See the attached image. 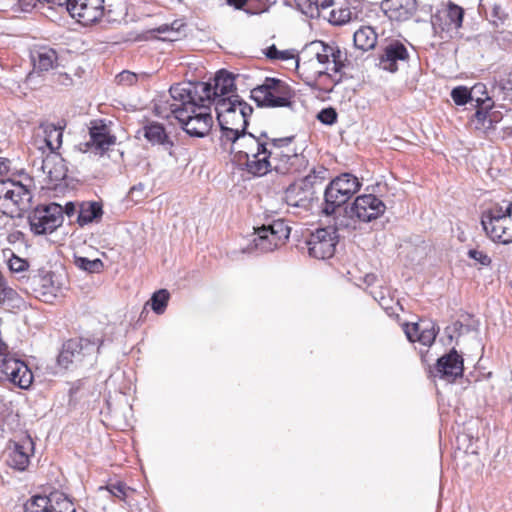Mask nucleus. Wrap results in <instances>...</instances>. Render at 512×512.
Segmentation results:
<instances>
[{
	"mask_svg": "<svg viewBox=\"0 0 512 512\" xmlns=\"http://www.w3.org/2000/svg\"><path fill=\"white\" fill-rule=\"evenodd\" d=\"M63 208V214L65 213L68 217L73 216L77 209L76 205L73 202H67Z\"/></svg>",
	"mask_w": 512,
	"mask_h": 512,
	"instance_id": "58",
	"label": "nucleus"
},
{
	"mask_svg": "<svg viewBox=\"0 0 512 512\" xmlns=\"http://www.w3.org/2000/svg\"><path fill=\"white\" fill-rule=\"evenodd\" d=\"M266 133H262L260 137H255L251 133H244L237 141L238 145L243 148L236 154L237 160L242 163L243 161L256 155L265 154L268 151V142L263 140Z\"/></svg>",
	"mask_w": 512,
	"mask_h": 512,
	"instance_id": "26",
	"label": "nucleus"
},
{
	"mask_svg": "<svg viewBox=\"0 0 512 512\" xmlns=\"http://www.w3.org/2000/svg\"><path fill=\"white\" fill-rule=\"evenodd\" d=\"M183 85H189V90L195 91V95L199 97L200 102H207L208 104H214L220 99H226L230 97L235 89V78L234 75L226 70H220L216 73L213 84L210 82H188L182 83Z\"/></svg>",
	"mask_w": 512,
	"mask_h": 512,
	"instance_id": "10",
	"label": "nucleus"
},
{
	"mask_svg": "<svg viewBox=\"0 0 512 512\" xmlns=\"http://www.w3.org/2000/svg\"><path fill=\"white\" fill-rule=\"evenodd\" d=\"M255 235L254 248L261 253L272 252L289 238L290 227L284 220L277 219L268 225L256 228Z\"/></svg>",
	"mask_w": 512,
	"mask_h": 512,
	"instance_id": "12",
	"label": "nucleus"
},
{
	"mask_svg": "<svg viewBox=\"0 0 512 512\" xmlns=\"http://www.w3.org/2000/svg\"><path fill=\"white\" fill-rule=\"evenodd\" d=\"M304 53L313 55L319 64L327 65V71L340 73L344 67L343 53L335 45H329L322 41H313L305 47ZM324 74H328V72H320V75Z\"/></svg>",
	"mask_w": 512,
	"mask_h": 512,
	"instance_id": "16",
	"label": "nucleus"
},
{
	"mask_svg": "<svg viewBox=\"0 0 512 512\" xmlns=\"http://www.w3.org/2000/svg\"><path fill=\"white\" fill-rule=\"evenodd\" d=\"M104 0H70L69 14L83 25H91L104 14Z\"/></svg>",
	"mask_w": 512,
	"mask_h": 512,
	"instance_id": "19",
	"label": "nucleus"
},
{
	"mask_svg": "<svg viewBox=\"0 0 512 512\" xmlns=\"http://www.w3.org/2000/svg\"><path fill=\"white\" fill-rule=\"evenodd\" d=\"M408 57V50L404 44L399 41H393L383 49L379 64L386 71L396 72L398 70L397 62L406 61Z\"/></svg>",
	"mask_w": 512,
	"mask_h": 512,
	"instance_id": "28",
	"label": "nucleus"
},
{
	"mask_svg": "<svg viewBox=\"0 0 512 512\" xmlns=\"http://www.w3.org/2000/svg\"><path fill=\"white\" fill-rule=\"evenodd\" d=\"M170 294L166 289H160L153 293L150 301L147 304L151 305L152 310L161 315L165 312Z\"/></svg>",
	"mask_w": 512,
	"mask_h": 512,
	"instance_id": "40",
	"label": "nucleus"
},
{
	"mask_svg": "<svg viewBox=\"0 0 512 512\" xmlns=\"http://www.w3.org/2000/svg\"><path fill=\"white\" fill-rule=\"evenodd\" d=\"M404 332L410 342H419L424 346H431L439 332V327L433 321H420L418 323H406Z\"/></svg>",
	"mask_w": 512,
	"mask_h": 512,
	"instance_id": "25",
	"label": "nucleus"
},
{
	"mask_svg": "<svg viewBox=\"0 0 512 512\" xmlns=\"http://www.w3.org/2000/svg\"><path fill=\"white\" fill-rule=\"evenodd\" d=\"M359 179L351 173H342L330 181L324 191L322 212L330 216L361 188Z\"/></svg>",
	"mask_w": 512,
	"mask_h": 512,
	"instance_id": "8",
	"label": "nucleus"
},
{
	"mask_svg": "<svg viewBox=\"0 0 512 512\" xmlns=\"http://www.w3.org/2000/svg\"><path fill=\"white\" fill-rule=\"evenodd\" d=\"M17 296V292L11 288L8 287L3 280L0 279V299L5 301H14Z\"/></svg>",
	"mask_w": 512,
	"mask_h": 512,
	"instance_id": "51",
	"label": "nucleus"
},
{
	"mask_svg": "<svg viewBox=\"0 0 512 512\" xmlns=\"http://www.w3.org/2000/svg\"><path fill=\"white\" fill-rule=\"evenodd\" d=\"M144 137L152 145H161L170 156H173V141L166 133L164 126L157 122H152L143 127Z\"/></svg>",
	"mask_w": 512,
	"mask_h": 512,
	"instance_id": "31",
	"label": "nucleus"
},
{
	"mask_svg": "<svg viewBox=\"0 0 512 512\" xmlns=\"http://www.w3.org/2000/svg\"><path fill=\"white\" fill-rule=\"evenodd\" d=\"M512 34L510 32H484L476 36L478 46L484 50H495L496 48H505L506 44L511 41Z\"/></svg>",
	"mask_w": 512,
	"mask_h": 512,
	"instance_id": "32",
	"label": "nucleus"
},
{
	"mask_svg": "<svg viewBox=\"0 0 512 512\" xmlns=\"http://www.w3.org/2000/svg\"><path fill=\"white\" fill-rule=\"evenodd\" d=\"M0 372L4 379L20 389H28L33 382V373L28 365L14 356L0 360Z\"/></svg>",
	"mask_w": 512,
	"mask_h": 512,
	"instance_id": "17",
	"label": "nucleus"
},
{
	"mask_svg": "<svg viewBox=\"0 0 512 512\" xmlns=\"http://www.w3.org/2000/svg\"><path fill=\"white\" fill-rule=\"evenodd\" d=\"M464 370L463 357L456 351L451 349L449 353L438 358L435 365V377L454 382L457 378L462 377Z\"/></svg>",
	"mask_w": 512,
	"mask_h": 512,
	"instance_id": "20",
	"label": "nucleus"
},
{
	"mask_svg": "<svg viewBox=\"0 0 512 512\" xmlns=\"http://www.w3.org/2000/svg\"><path fill=\"white\" fill-rule=\"evenodd\" d=\"M508 17V14L502 9L500 5L495 4L492 8L490 15V22L498 27L499 25L504 24Z\"/></svg>",
	"mask_w": 512,
	"mask_h": 512,
	"instance_id": "45",
	"label": "nucleus"
},
{
	"mask_svg": "<svg viewBox=\"0 0 512 512\" xmlns=\"http://www.w3.org/2000/svg\"><path fill=\"white\" fill-rule=\"evenodd\" d=\"M40 169L47 175L51 182H59L67 176L65 160L57 152H48L41 161Z\"/></svg>",
	"mask_w": 512,
	"mask_h": 512,
	"instance_id": "29",
	"label": "nucleus"
},
{
	"mask_svg": "<svg viewBox=\"0 0 512 512\" xmlns=\"http://www.w3.org/2000/svg\"><path fill=\"white\" fill-rule=\"evenodd\" d=\"M9 269L12 271V272H16V273H20V272H24L27 270L28 268V263L27 261H25L24 259H21L17 256H13L10 260H9Z\"/></svg>",
	"mask_w": 512,
	"mask_h": 512,
	"instance_id": "49",
	"label": "nucleus"
},
{
	"mask_svg": "<svg viewBox=\"0 0 512 512\" xmlns=\"http://www.w3.org/2000/svg\"><path fill=\"white\" fill-rule=\"evenodd\" d=\"M154 31L158 34H167L166 36H170V28L169 24H162L154 29Z\"/></svg>",
	"mask_w": 512,
	"mask_h": 512,
	"instance_id": "60",
	"label": "nucleus"
},
{
	"mask_svg": "<svg viewBox=\"0 0 512 512\" xmlns=\"http://www.w3.org/2000/svg\"><path fill=\"white\" fill-rule=\"evenodd\" d=\"M338 242L337 230L334 227L319 228L311 233L305 241L309 256L316 259H327L334 255Z\"/></svg>",
	"mask_w": 512,
	"mask_h": 512,
	"instance_id": "15",
	"label": "nucleus"
},
{
	"mask_svg": "<svg viewBox=\"0 0 512 512\" xmlns=\"http://www.w3.org/2000/svg\"><path fill=\"white\" fill-rule=\"evenodd\" d=\"M386 205L374 194H363L345 208L346 216L359 222H371L384 214Z\"/></svg>",
	"mask_w": 512,
	"mask_h": 512,
	"instance_id": "13",
	"label": "nucleus"
},
{
	"mask_svg": "<svg viewBox=\"0 0 512 512\" xmlns=\"http://www.w3.org/2000/svg\"><path fill=\"white\" fill-rule=\"evenodd\" d=\"M144 190L145 185L143 183H138L137 185L131 187L129 193L133 199L135 198V201H139L143 197Z\"/></svg>",
	"mask_w": 512,
	"mask_h": 512,
	"instance_id": "52",
	"label": "nucleus"
},
{
	"mask_svg": "<svg viewBox=\"0 0 512 512\" xmlns=\"http://www.w3.org/2000/svg\"><path fill=\"white\" fill-rule=\"evenodd\" d=\"M268 142V151H282L286 150L287 148H290L289 145L294 139V136L289 137H283V138H268L267 136L264 137Z\"/></svg>",
	"mask_w": 512,
	"mask_h": 512,
	"instance_id": "44",
	"label": "nucleus"
},
{
	"mask_svg": "<svg viewBox=\"0 0 512 512\" xmlns=\"http://www.w3.org/2000/svg\"><path fill=\"white\" fill-rule=\"evenodd\" d=\"M280 56L281 57H278V59L281 60L289 59L291 57L288 51H280Z\"/></svg>",
	"mask_w": 512,
	"mask_h": 512,
	"instance_id": "63",
	"label": "nucleus"
},
{
	"mask_svg": "<svg viewBox=\"0 0 512 512\" xmlns=\"http://www.w3.org/2000/svg\"><path fill=\"white\" fill-rule=\"evenodd\" d=\"M102 205L96 201H84L79 205L77 223L82 227L101 219Z\"/></svg>",
	"mask_w": 512,
	"mask_h": 512,
	"instance_id": "34",
	"label": "nucleus"
},
{
	"mask_svg": "<svg viewBox=\"0 0 512 512\" xmlns=\"http://www.w3.org/2000/svg\"><path fill=\"white\" fill-rule=\"evenodd\" d=\"M34 450V444L30 437H24L19 441L9 444L7 451V463L14 469L23 471L30 462V456Z\"/></svg>",
	"mask_w": 512,
	"mask_h": 512,
	"instance_id": "24",
	"label": "nucleus"
},
{
	"mask_svg": "<svg viewBox=\"0 0 512 512\" xmlns=\"http://www.w3.org/2000/svg\"><path fill=\"white\" fill-rule=\"evenodd\" d=\"M0 356L2 358L12 357V355H10V353H9L8 345L2 340L1 337H0Z\"/></svg>",
	"mask_w": 512,
	"mask_h": 512,
	"instance_id": "59",
	"label": "nucleus"
},
{
	"mask_svg": "<svg viewBox=\"0 0 512 512\" xmlns=\"http://www.w3.org/2000/svg\"><path fill=\"white\" fill-rule=\"evenodd\" d=\"M119 77H120V82H125L126 84H129V85L133 84L137 80L136 74L128 72V71L122 72L119 75Z\"/></svg>",
	"mask_w": 512,
	"mask_h": 512,
	"instance_id": "55",
	"label": "nucleus"
},
{
	"mask_svg": "<svg viewBox=\"0 0 512 512\" xmlns=\"http://www.w3.org/2000/svg\"><path fill=\"white\" fill-rule=\"evenodd\" d=\"M42 2H46L51 5V7L57 6L65 9L69 13L70 8V0H43Z\"/></svg>",
	"mask_w": 512,
	"mask_h": 512,
	"instance_id": "54",
	"label": "nucleus"
},
{
	"mask_svg": "<svg viewBox=\"0 0 512 512\" xmlns=\"http://www.w3.org/2000/svg\"><path fill=\"white\" fill-rule=\"evenodd\" d=\"M468 257L481 264L482 266H490L492 260L483 251L477 249H470L467 253Z\"/></svg>",
	"mask_w": 512,
	"mask_h": 512,
	"instance_id": "47",
	"label": "nucleus"
},
{
	"mask_svg": "<svg viewBox=\"0 0 512 512\" xmlns=\"http://www.w3.org/2000/svg\"><path fill=\"white\" fill-rule=\"evenodd\" d=\"M451 98L456 105L471 103V93L465 86H458L452 89Z\"/></svg>",
	"mask_w": 512,
	"mask_h": 512,
	"instance_id": "43",
	"label": "nucleus"
},
{
	"mask_svg": "<svg viewBox=\"0 0 512 512\" xmlns=\"http://www.w3.org/2000/svg\"><path fill=\"white\" fill-rule=\"evenodd\" d=\"M74 264L77 268L89 273H99L103 269V262L100 259L90 260L86 257L75 256Z\"/></svg>",
	"mask_w": 512,
	"mask_h": 512,
	"instance_id": "41",
	"label": "nucleus"
},
{
	"mask_svg": "<svg viewBox=\"0 0 512 512\" xmlns=\"http://www.w3.org/2000/svg\"><path fill=\"white\" fill-rule=\"evenodd\" d=\"M503 92L512 91V81L511 79H501L497 86Z\"/></svg>",
	"mask_w": 512,
	"mask_h": 512,
	"instance_id": "57",
	"label": "nucleus"
},
{
	"mask_svg": "<svg viewBox=\"0 0 512 512\" xmlns=\"http://www.w3.org/2000/svg\"><path fill=\"white\" fill-rule=\"evenodd\" d=\"M24 512H76V509L65 493L53 491L49 495L33 496L25 503Z\"/></svg>",
	"mask_w": 512,
	"mask_h": 512,
	"instance_id": "14",
	"label": "nucleus"
},
{
	"mask_svg": "<svg viewBox=\"0 0 512 512\" xmlns=\"http://www.w3.org/2000/svg\"><path fill=\"white\" fill-rule=\"evenodd\" d=\"M43 0H2V10H10L12 12H28L31 11L36 4Z\"/></svg>",
	"mask_w": 512,
	"mask_h": 512,
	"instance_id": "39",
	"label": "nucleus"
},
{
	"mask_svg": "<svg viewBox=\"0 0 512 512\" xmlns=\"http://www.w3.org/2000/svg\"><path fill=\"white\" fill-rule=\"evenodd\" d=\"M354 45L362 51H368L375 47L377 43V34L370 26H362L354 32Z\"/></svg>",
	"mask_w": 512,
	"mask_h": 512,
	"instance_id": "36",
	"label": "nucleus"
},
{
	"mask_svg": "<svg viewBox=\"0 0 512 512\" xmlns=\"http://www.w3.org/2000/svg\"><path fill=\"white\" fill-rule=\"evenodd\" d=\"M331 1V7L336 5V0H330Z\"/></svg>",
	"mask_w": 512,
	"mask_h": 512,
	"instance_id": "64",
	"label": "nucleus"
},
{
	"mask_svg": "<svg viewBox=\"0 0 512 512\" xmlns=\"http://www.w3.org/2000/svg\"><path fill=\"white\" fill-rule=\"evenodd\" d=\"M184 27V24L179 21V20H176L174 21L173 23L169 24V28H170V36H164L162 39L163 40H168V41H176L178 40L180 34H181V28Z\"/></svg>",
	"mask_w": 512,
	"mask_h": 512,
	"instance_id": "50",
	"label": "nucleus"
},
{
	"mask_svg": "<svg viewBox=\"0 0 512 512\" xmlns=\"http://www.w3.org/2000/svg\"><path fill=\"white\" fill-rule=\"evenodd\" d=\"M381 9L392 21H407L417 10L416 0H383Z\"/></svg>",
	"mask_w": 512,
	"mask_h": 512,
	"instance_id": "27",
	"label": "nucleus"
},
{
	"mask_svg": "<svg viewBox=\"0 0 512 512\" xmlns=\"http://www.w3.org/2000/svg\"><path fill=\"white\" fill-rule=\"evenodd\" d=\"M471 93V104L477 108L486 107L492 108L494 105L491 97L488 96L485 84L476 83L472 88L469 89Z\"/></svg>",
	"mask_w": 512,
	"mask_h": 512,
	"instance_id": "38",
	"label": "nucleus"
},
{
	"mask_svg": "<svg viewBox=\"0 0 512 512\" xmlns=\"http://www.w3.org/2000/svg\"><path fill=\"white\" fill-rule=\"evenodd\" d=\"M375 279H376L375 275H372V274L366 275V277H365V281L367 282L368 285H371Z\"/></svg>",
	"mask_w": 512,
	"mask_h": 512,
	"instance_id": "62",
	"label": "nucleus"
},
{
	"mask_svg": "<svg viewBox=\"0 0 512 512\" xmlns=\"http://www.w3.org/2000/svg\"><path fill=\"white\" fill-rule=\"evenodd\" d=\"M298 9L305 15L315 17L319 15L320 9L331 7L330 0H293Z\"/></svg>",
	"mask_w": 512,
	"mask_h": 512,
	"instance_id": "37",
	"label": "nucleus"
},
{
	"mask_svg": "<svg viewBox=\"0 0 512 512\" xmlns=\"http://www.w3.org/2000/svg\"><path fill=\"white\" fill-rule=\"evenodd\" d=\"M99 352L98 340L88 338L69 339L63 343L57 357L60 371L74 370L84 365H92Z\"/></svg>",
	"mask_w": 512,
	"mask_h": 512,
	"instance_id": "5",
	"label": "nucleus"
},
{
	"mask_svg": "<svg viewBox=\"0 0 512 512\" xmlns=\"http://www.w3.org/2000/svg\"><path fill=\"white\" fill-rule=\"evenodd\" d=\"M30 56L34 69L39 72H46L57 66V52L48 46L34 47Z\"/></svg>",
	"mask_w": 512,
	"mask_h": 512,
	"instance_id": "30",
	"label": "nucleus"
},
{
	"mask_svg": "<svg viewBox=\"0 0 512 512\" xmlns=\"http://www.w3.org/2000/svg\"><path fill=\"white\" fill-rule=\"evenodd\" d=\"M293 94L290 85L285 81L270 77L251 90V98L257 106L267 108L291 106Z\"/></svg>",
	"mask_w": 512,
	"mask_h": 512,
	"instance_id": "9",
	"label": "nucleus"
},
{
	"mask_svg": "<svg viewBox=\"0 0 512 512\" xmlns=\"http://www.w3.org/2000/svg\"><path fill=\"white\" fill-rule=\"evenodd\" d=\"M156 116L163 119L175 118L190 137L203 138L213 126L210 104L200 102L189 85L177 83L169 89V99H157L153 107Z\"/></svg>",
	"mask_w": 512,
	"mask_h": 512,
	"instance_id": "1",
	"label": "nucleus"
},
{
	"mask_svg": "<svg viewBox=\"0 0 512 512\" xmlns=\"http://www.w3.org/2000/svg\"><path fill=\"white\" fill-rule=\"evenodd\" d=\"M317 119L323 124L332 125L337 121V113L331 107L324 108L318 113Z\"/></svg>",
	"mask_w": 512,
	"mask_h": 512,
	"instance_id": "46",
	"label": "nucleus"
},
{
	"mask_svg": "<svg viewBox=\"0 0 512 512\" xmlns=\"http://www.w3.org/2000/svg\"><path fill=\"white\" fill-rule=\"evenodd\" d=\"M326 174L325 167H314L308 175L291 183L285 190L286 203L291 207L310 209L318 199L317 190L322 186Z\"/></svg>",
	"mask_w": 512,
	"mask_h": 512,
	"instance_id": "4",
	"label": "nucleus"
},
{
	"mask_svg": "<svg viewBox=\"0 0 512 512\" xmlns=\"http://www.w3.org/2000/svg\"><path fill=\"white\" fill-rule=\"evenodd\" d=\"M481 225L486 235L493 241L502 244L512 242V202L505 206L496 204L484 211Z\"/></svg>",
	"mask_w": 512,
	"mask_h": 512,
	"instance_id": "6",
	"label": "nucleus"
},
{
	"mask_svg": "<svg viewBox=\"0 0 512 512\" xmlns=\"http://www.w3.org/2000/svg\"><path fill=\"white\" fill-rule=\"evenodd\" d=\"M63 219V208L55 202L39 205L28 215L30 229L35 235L54 232L62 225Z\"/></svg>",
	"mask_w": 512,
	"mask_h": 512,
	"instance_id": "11",
	"label": "nucleus"
},
{
	"mask_svg": "<svg viewBox=\"0 0 512 512\" xmlns=\"http://www.w3.org/2000/svg\"><path fill=\"white\" fill-rule=\"evenodd\" d=\"M272 161V168L281 174L298 172L306 167L308 161L302 154L296 153L293 149L287 148L282 151H269Z\"/></svg>",
	"mask_w": 512,
	"mask_h": 512,
	"instance_id": "22",
	"label": "nucleus"
},
{
	"mask_svg": "<svg viewBox=\"0 0 512 512\" xmlns=\"http://www.w3.org/2000/svg\"><path fill=\"white\" fill-rule=\"evenodd\" d=\"M63 129L53 123H43L39 126L34 137V146L45 154L48 152H56L62 145Z\"/></svg>",
	"mask_w": 512,
	"mask_h": 512,
	"instance_id": "23",
	"label": "nucleus"
},
{
	"mask_svg": "<svg viewBox=\"0 0 512 512\" xmlns=\"http://www.w3.org/2000/svg\"><path fill=\"white\" fill-rule=\"evenodd\" d=\"M265 55L267 58L275 60L278 59L280 56V51L276 48L275 45H272L266 49Z\"/></svg>",
	"mask_w": 512,
	"mask_h": 512,
	"instance_id": "56",
	"label": "nucleus"
},
{
	"mask_svg": "<svg viewBox=\"0 0 512 512\" xmlns=\"http://www.w3.org/2000/svg\"><path fill=\"white\" fill-rule=\"evenodd\" d=\"M217 120L222 137L233 144L246 133L248 118L253 112L252 106L241 100L238 95L220 99L215 106Z\"/></svg>",
	"mask_w": 512,
	"mask_h": 512,
	"instance_id": "2",
	"label": "nucleus"
},
{
	"mask_svg": "<svg viewBox=\"0 0 512 512\" xmlns=\"http://www.w3.org/2000/svg\"><path fill=\"white\" fill-rule=\"evenodd\" d=\"M372 297L379 303V305L383 308H387L388 299L385 297L383 291H370Z\"/></svg>",
	"mask_w": 512,
	"mask_h": 512,
	"instance_id": "53",
	"label": "nucleus"
},
{
	"mask_svg": "<svg viewBox=\"0 0 512 512\" xmlns=\"http://www.w3.org/2000/svg\"><path fill=\"white\" fill-rule=\"evenodd\" d=\"M23 290L36 299L52 303L63 293V283L60 276L52 271L38 270L22 276Z\"/></svg>",
	"mask_w": 512,
	"mask_h": 512,
	"instance_id": "7",
	"label": "nucleus"
},
{
	"mask_svg": "<svg viewBox=\"0 0 512 512\" xmlns=\"http://www.w3.org/2000/svg\"><path fill=\"white\" fill-rule=\"evenodd\" d=\"M106 489L115 497L124 500L127 496V491L130 490L124 483L117 482L110 484Z\"/></svg>",
	"mask_w": 512,
	"mask_h": 512,
	"instance_id": "48",
	"label": "nucleus"
},
{
	"mask_svg": "<svg viewBox=\"0 0 512 512\" xmlns=\"http://www.w3.org/2000/svg\"><path fill=\"white\" fill-rule=\"evenodd\" d=\"M351 18V10L347 7L340 6L331 10L329 21L334 25H343L349 22Z\"/></svg>",
	"mask_w": 512,
	"mask_h": 512,
	"instance_id": "42",
	"label": "nucleus"
},
{
	"mask_svg": "<svg viewBox=\"0 0 512 512\" xmlns=\"http://www.w3.org/2000/svg\"><path fill=\"white\" fill-rule=\"evenodd\" d=\"M492 108H477L471 124L476 130L487 133L494 129V125L499 121L498 113L491 110Z\"/></svg>",
	"mask_w": 512,
	"mask_h": 512,
	"instance_id": "33",
	"label": "nucleus"
},
{
	"mask_svg": "<svg viewBox=\"0 0 512 512\" xmlns=\"http://www.w3.org/2000/svg\"><path fill=\"white\" fill-rule=\"evenodd\" d=\"M228 3L234 4L236 7L243 6L248 0H227Z\"/></svg>",
	"mask_w": 512,
	"mask_h": 512,
	"instance_id": "61",
	"label": "nucleus"
},
{
	"mask_svg": "<svg viewBox=\"0 0 512 512\" xmlns=\"http://www.w3.org/2000/svg\"><path fill=\"white\" fill-rule=\"evenodd\" d=\"M463 9L453 3L440 11H437L431 17V24L436 33L456 31L462 26L463 22Z\"/></svg>",
	"mask_w": 512,
	"mask_h": 512,
	"instance_id": "21",
	"label": "nucleus"
},
{
	"mask_svg": "<svg viewBox=\"0 0 512 512\" xmlns=\"http://www.w3.org/2000/svg\"><path fill=\"white\" fill-rule=\"evenodd\" d=\"M270 159V152L267 151L265 154L256 155L255 158L251 157L241 164L244 165L248 173L254 176H263L273 169Z\"/></svg>",
	"mask_w": 512,
	"mask_h": 512,
	"instance_id": "35",
	"label": "nucleus"
},
{
	"mask_svg": "<svg viewBox=\"0 0 512 512\" xmlns=\"http://www.w3.org/2000/svg\"><path fill=\"white\" fill-rule=\"evenodd\" d=\"M10 170V161L0 157V212L11 218L20 217L31 206L32 191L21 182L3 179Z\"/></svg>",
	"mask_w": 512,
	"mask_h": 512,
	"instance_id": "3",
	"label": "nucleus"
},
{
	"mask_svg": "<svg viewBox=\"0 0 512 512\" xmlns=\"http://www.w3.org/2000/svg\"><path fill=\"white\" fill-rule=\"evenodd\" d=\"M90 140L83 144L81 151H92L95 154L103 155L115 144L116 138L111 135L108 126L103 120H94L89 128ZM82 146V144H80Z\"/></svg>",
	"mask_w": 512,
	"mask_h": 512,
	"instance_id": "18",
	"label": "nucleus"
}]
</instances>
